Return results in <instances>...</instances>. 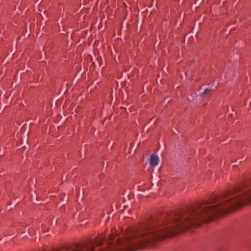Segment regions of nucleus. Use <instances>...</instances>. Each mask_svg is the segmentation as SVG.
Here are the masks:
<instances>
[{
	"label": "nucleus",
	"instance_id": "2",
	"mask_svg": "<svg viewBox=\"0 0 251 251\" xmlns=\"http://www.w3.org/2000/svg\"><path fill=\"white\" fill-rule=\"evenodd\" d=\"M159 160L158 156L152 154L151 156L150 164L151 166H156L158 165Z\"/></svg>",
	"mask_w": 251,
	"mask_h": 251
},
{
	"label": "nucleus",
	"instance_id": "3",
	"mask_svg": "<svg viewBox=\"0 0 251 251\" xmlns=\"http://www.w3.org/2000/svg\"><path fill=\"white\" fill-rule=\"evenodd\" d=\"M211 90L209 89H205V90L201 93L202 96L209 95L211 93Z\"/></svg>",
	"mask_w": 251,
	"mask_h": 251
},
{
	"label": "nucleus",
	"instance_id": "1",
	"mask_svg": "<svg viewBox=\"0 0 251 251\" xmlns=\"http://www.w3.org/2000/svg\"><path fill=\"white\" fill-rule=\"evenodd\" d=\"M251 201V182L226 191V213Z\"/></svg>",
	"mask_w": 251,
	"mask_h": 251
},
{
	"label": "nucleus",
	"instance_id": "4",
	"mask_svg": "<svg viewBox=\"0 0 251 251\" xmlns=\"http://www.w3.org/2000/svg\"><path fill=\"white\" fill-rule=\"evenodd\" d=\"M250 105H251V103H250Z\"/></svg>",
	"mask_w": 251,
	"mask_h": 251
}]
</instances>
